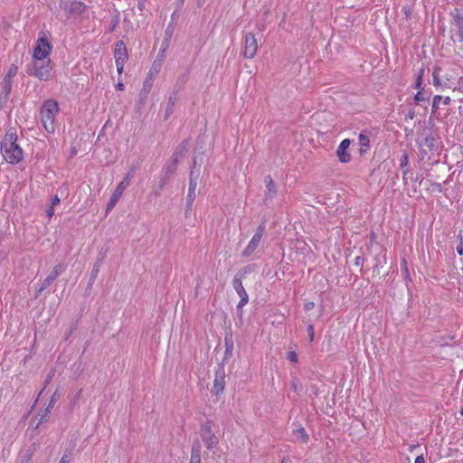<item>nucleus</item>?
Instances as JSON below:
<instances>
[{"label":"nucleus","mask_w":463,"mask_h":463,"mask_svg":"<svg viewBox=\"0 0 463 463\" xmlns=\"http://www.w3.org/2000/svg\"><path fill=\"white\" fill-rule=\"evenodd\" d=\"M98 272H99V269H98V268H97V269H96V268H94V269H92L91 279H94L96 278V276H97Z\"/></svg>","instance_id":"nucleus-47"},{"label":"nucleus","mask_w":463,"mask_h":463,"mask_svg":"<svg viewBox=\"0 0 463 463\" xmlns=\"http://www.w3.org/2000/svg\"><path fill=\"white\" fill-rule=\"evenodd\" d=\"M17 135L15 131H8L1 142V153L4 159L12 165H16L24 158V153L16 143Z\"/></svg>","instance_id":"nucleus-1"},{"label":"nucleus","mask_w":463,"mask_h":463,"mask_svg":"<svg viewBox=\"0 0 463 463\" xmlns=\"http://www.w3.org/2000/svg\"><path fill=\"white\" fill-rule=\"evenodd\" d=\"M189 148V141L188 140H183L181 144L178 145V146L175 148L174 154L171 157L174 159H176L178 162L181 158L184 157Z\"/></svg>","instance_id":"nucleus-18"},{"label":"nucleus","mask_w":463,"mask_h":463,"mask_svg":"<svg viewBox=\"0 0 463 463\" xmlns=\"http://www.w3.org/2000/svg\"><path fill=\"white\" fill-rule=\"evenodd\" d=\"M459 244L457 246V251L459 255H463V237L461 234L458 235Z\"/></svg>","instance_id":"nucleus-34"},{"label":"nucleus","mask_w":463,"mask_h":463,"mask_svg":"<svg viewBox=\"0 0 463 463\" xmlns=\"http://www.w3.org/2000/svg\"><path fill=\"white\" fill-rule=\"evenodd\" d=\"M200 435L207 449H213L217 446L219 439L213 432L211 421H207L201 426Z\"/></svg>","instance_id":"nucleus-5"},{"label":"nucleus","mask_w":463,"mask_h":463,"mask_svg":"<svg viewBox=\"0 0 463 463\" xmlns=\"http://www.w3.org/2000/svg\"><path fill=\"white\" fill-rule=\"evenodd\" d=\"M116 88L118 90H122L124 89V84L121 83V82H118L117 85H116Z\"/></svg>","instance_id":"nucleus-48"},{"label":"nucleus","mask_w":463,"mask_h":463,"mask_svg":"<svg viewBox=\"0 0 463 463\" xmlns=\"http://www.w3.org/2000/svg\"><path fill=\"white\" fill-rule=\"evenodd\" d=\"M65 270V266L61 263L57 264L43 280L42 286L38 289V295L50 287V285L57 279V277Z\"/></svg>","instance_id":"nucleus-12"},{"label":"nucleus","mask_w":463,"mask_h":463,"mask_svg":"<svg viewBox=\"0 0 463 463\" xmlns=\"http://www.w3.org/2000/svg\"><path fill=\"white\" fill-rule=\"evenodd\" d=\"M358 143L360 146L359 152L364 155L367 152L370 147V138L367 135L361 133L358 137Z\"/></svg>","instance_id":"nucleus-20"},{"label":"nucleus","mask_w":463,"mask_h":463,"mask_svg":"<svg viewBox=\"0 0 463 463\" xmlns=\"http://www.w3.org/2000/svg\"><path fill=\"white\" fill-rule=\"evenodd\" d=\"M172 107H173V106H168V107L166 108V110H165V114H166L165 116H166V117H168L169 115H171V114H172V112H173V110H172Z\"/></svg>","instance_id":"nucleus-46"},{"label":"nucleus","mask_w":463,"mask_h":463,"mask_svg":"<svg viewBox=\"0 0 463 463\" xmlns=\"http://www.w3.org/2000/svg\"><path fill=\"white\" fill-rule=\"evenodd\" d=\"M441 99H442V97L440 95H436L433 98V102H432V111L433 112H435L439 109V102L441 101Z\"/></svg>","instance_id":"nucleus-32"},{"label":"nucleus","mask_w":463,"mask_h":463,"mask_svg":"<svg viewBox=\"0 0 463 463\" xmlns=\"http://www.w3.org/2000/svg\"><path fill=\"white\" fill-rule=\"evenodd\" d=\"M58 111V103L53 99L45 100L41 108L42 123L49 133H53L55 130L54 120Z\"/></svg>","instance_id":"nucleus-2"},{"label":"nucleus","mask_w":463,"mask_h":463,"mask_svg":"<svg viewBox=\"0 0 463 463\" xmlns=\"http://www.w3.org/2000/svg\"><path fill=\"white\" fill-rule=\"evenodd\" d=\"M258 50V43L255 35L251 33L244 35L243 56L246 59H252Z\"/></svg>","instance_id":"nucleus-11"},{"label":"nucleus","mask_w":463,"mask_h":463,"mask_svg":"<svg viewBox=\"0 0 463 463\" xmlns=\"http://www.w3.org/2000/svg\"><path fill=\"white\" fill-rule=\"evenodd\" d=\"M151 88H152V82H151V80H146L144 82V85H143V92H144L145 94H147V93L150 91Z\"/></svg>","instance_id":"nucleus-33"},{"label":"nucleus","mask_w":463,"mask_h":463,"mask_svg":"<svg viewBox=\"0 0 463 463\" xmlns=\"http://www.w3.org/2000/svg\"><path fill=\"white\" fill-rule=\"evenodd\" d=\"M423 146H426L430 151L436 150L438 148V143L433 136H428L424 139Z\"/></svg>","instance_id":"nucleus-25"},{"label":"nucleus","mask_w":463,"mask_h":463,"mask_svg":"<svg viewBox=\"0 0 463 463\" xmlns=\"http://www.w3.org/2000/svg\"><path fill=\"white\" fill-rule=\"evenodd\" d=\"M424 70L421 69L418 74V78L416 80V88L420 90L417 94L414 97V100L419 103L420 101L427 100L430 96L423 91V89L421 88L422 84V77H423Z\"/></svg>","instance_id":"nucleus-16"},{"label":"nucleus","mask_w":463,"mask_h":463,"mask_svg":"<svg viewBox=\"0 0 463 463\" xmlns=\"http://www.w3.org/2000/svg\"><path fill=\"white\" fill-rule=\"evenodd\" d=\"M18 66L15 63H12L8 69L7 73L4 77L5 79L13 80V78L17 74Z\"/></svg>","instance_id":"nucleus-28"},{"label":"nucleus","mask_w":463,"mask_h":463,"mask_svg":"<svg viewBox=\"0 0 463 463\" xmlns=\"http://www.w3.org/2000/svg\"><path fill=\"white\" fill-rule=\"evenodd\" d=\"M307 333H308V339L310 342L314 340L315 331L314 326L312 325H309L307 326Z\"/></svg>","instance_id":"nucleus-35"},{"label":"nucleus","mask_w":463,"mask_h":463,"mask_svg":"<svg viewBox=\"0 0 463 463\" xmlns=\"http://www.w3.org/2000/svg\"><path fill=\"white\" fill-rule=\"evenodd\" d=\"M414 463H425V460H424L423 456H418V457L415 458Z\"/></svg>","instance_id":"nucleus-44"},{"label":"nucleus","mask_w":463,"mask_h":463,"mask_svg":"<svg viewBox=\"0 0 463 463\" xmlns=\"http://www.w3.org/2000/svg\"><path fill=\"white\" fill-rule=\"evenodd\" d=\"M178 161L176 159H174L171 157L169 161L166 163L165 167L163 168L162 173L165 175H167L169 176H172V175L175 172L178 165Z\"/></svg>","instance_id":"nucleus-21"},{"label":"nucleus","mask_w":463,"mask_h":463,"mask_svg":"<svg viewBox=\"0 0 463 463\" xmlns=\"http://www.w3.org/2000/svg\"><path fill=\"white\" fill-rule=\"evenodd\" d=\"M60 399V394L58 393V392L56 391L51 400H50V402L46 408V411H45V414L42 415L41 419H40V421L43 422V420H46V417H47V414L51 411V410L53 408L55 402Z\"/></svg>","instance_id":"nucleus-22"},{"label":"nucleus","mask_w":463,"mask_h":463,"mask_svg":"<svg viewBox=\"0 0 463 463\" xmlns=\"http://www.w3.org/2000/svg\"><path fill=\"white\" fill-rule=\"evenodd\" d=\"M61 6L68 13L80 14L86 9V5L77 0H63Z\"/></svg>","instance_id":"nucleus-13"},{"label":"nucleus","mask_w":463,"mask_h":463,"mask_svg":"<svg viewBox=\"0 0 463 463\" xmlns=\"http://www.w3.org/2000/svg\"><path fill=\"white\" fill-rule=\"evenodd\" d=\"M133 176V172H128L126 175V177L121 181L115 191L113 192L111 197L109 198V201L107 205V212L110 211L118 203V199L121 197L124 190L129 185L130 179Z\"/></svg>","instance_id":"nucleus-6"},{"label":"nucleus","mask_w":463,"mask_h":463,"mask_svg":"<svg viewBox=\"0 0 463 463\" xmlns=\"http://www.w3.org/2000/svg\"><path fill=\"white\" fill-rule=\"evenodd\" d=\"M118 19H115V21L112 23V29L115 28L118 24Z\"/></svg>","instance_id":"nucleus-51"},{"label":"nucleus","mask_w":463,"mask_h":463,"mask_svg":"<svg viewBox=\"0 0 463 463\" xmlns=\"http://www.w3.org/2000/svg\"><path fill=\"white\" fill-rule=\"evenodd\" d=\"M264 231H265V223L262 222L257 229L255 234L253 235V237L251 238V240L250 241L248 246L244 249V250L242 251V256L245 257V258H248L250 257V255H252V253L255 251V250L259 247L260 241H261V239H262V236H263V233H264Z\"/></svg>","instance_id":"nucleus-9"},{"label":"nucleus","mask_w":463,"mask_h":463,"mask_svg":"<svg viewBox=\"0 0 463 463\" xmlns=\"http://www.w3.org/2000/svg\"><path fill=\"white\" fill-rule=\"evenodd\" d=\"M12 83H13V80L4 78L3 82H2V91L0 93V100L1 101H6L8 99L9 94L12 90Z\"/></svg>","instance_id":"nucleus-19"},{"label":"nucleus","mask_w":463,"mask_h":463,"mask_svg":"<svg viewBox=\"0 0 463 463\" xmlns=\"http://www.w3.org/2000/svg\"><path fill=\"white\" fill-rule=\"evenodd\" d=\"M52 377V373H50L46 379V383H48Z\"/></svg>","instance_id":"nucleus-52"},{"label":"nucleus","mask_w":463,"mask_h":463,"mask_svg":"<svg viewBox=\"0 0 463 463\" xmlns=\"http://www.w3.org/2000/svg\"><path fill=\"white\" fill-rule=\"evenodd\" d=\"M52 51V45L46 37L43 36L37 40L33 51V60H46Z\"/></svg>","instance_id":"nucleus-7"},{"label":"nucleus","mask_w":463,"mask_h":463,"mask_svg":"<svg viewBox=\"0 0 463 463\" xmlns=\"http://www.w3.org/2000/svg\"><path fill=\"white\" fill-rule=\"evenodd\" d=\"M402 269L405 273V276L407 278H409V269H408V266H407V261L403 259L402 261Z\"/></svg>","instance_id":"nucleus-37"},{"label":"nucleus","mask_w":463,"mask_h":463,"mask_svg":"<svg viewBox=\"0 0 463 463\" xmlns=\"http://www.w3.org/2000/svg\"><path fill=\"white\" fill-rule=\"evenodd\" d=\"M363 261H364V259L360 256L356 257L355 258V265L359 266V265H362L363 264Z\"/></svg>","instance_id":"nucleus-43"},{"label":"nucleus","mask_w":463,"mask_h":463,"mask_svg":"<svg viewBox=\"0 0 463 463\" xmlns=\"http://www.w3.org/2000/svg\"><path fill=\"white\" fill-rule=\"evenodd\" d=\"M170 177L171 176L162 173L159 182H158V184H157V187L155 189L156 195H159L161 191H163L165 189V185L167 184V183L170 180Z\"/></svg>","instance_id":"nucleus-23"},{"label":"nucleus","mask_w":463,"mask_h":463,"mask_svg":"<svg viewBox=\"0 0 463 463\" xmlns=\"http://www.w3.org/2000/svg\"><path fill=\"white\" fill-rule=\"evenodd\" d=\"M432 77H433V84L436 86L440 85V80H439V68H435L432 71Z\"/></svg>","instance_id":"nucleus-31"},{"label":"nucleus","mask_w":463,"mask_h":463,"mask_svg":"<svg viewBox=\"0 0 463 463\" xmlns=\"http://www.w3.org/2000/svg\"><path fill=\"white\" fill-rule=\"evenodd\" d=\"M72 458V449H66L59 463H69Z\"/></svg>","instance_id":"nucleus-30"},{"label":"nucleus","mask_w":463,"mask_h":463,"mask_svg":"<svg viewBox=\"0 0 463 463\" xmlns=\"http://www.w3.org/2000/svg\"><path fill=\"white\" fill-rule=\"evenodd\" d=\"M51 63L52 61L50 58L39 61L33 60V61L26 66V72L41 80H49L52 79Z\"/></svg>","instance_id":"nucleus-3"},{"label":"nucleus","mask_w":463,"mask_h":463,"mask_svg":"<svg viewBox=\"0 0 463 463\" xmlns=\"http://www.w3.org/2000/svg\"><path fill=\"white\" fill-rule=\"evenodd\" d=\"M288 359L293 362V363H296L298 361V355L296 354V352L294 351H291L288 353Z\"/></svg>","instance_id":"nucleus-38"},{"label":"nucleus","mask_w":463,"mask_h":463,"mask_svg":"<svg viewBox=\"0 0 463 463\" xmlns=\"http://www.w3.org/2000/svg\"><path fill=\"white\" fill-rule=\"evenodd\" d=\"M407 173H408V170H405V171L403 172V180L405 179V175H407Z\"/></svg>","instance_id":"nucleus-54"},{"label":"nucleus","mask_w":463,"mask_h":463,"mask_svg":"<svg viewBox=\"0 0 463 463\" xmlns=\"http://www.w3.org/2000/svg\"><path fill=\"white\" fill-rule=\"evenodd\" d=\"M449 102H450V98H449V97H446V98L444 99V100H443V103H444L445 105L449 104Z\"/></svg>","instance_id":"nucleus-50"},{"label":"nucleus","mask_w":463,"mask_h":463,"mask_svg":"<svg viewBox=\"0 0 463 463\" xmlns=\"http://www.w3.org/2000/svg\"><path fill=\"white\" fill-rule=\"evenodd\" d=\"M408 162H409V159H408V156L407 154H403L402 156L401 157V166L402 167H404L408 165Z\"/></svg>","instance_id":"nucleus-36"},{"label":"nucleus","mask_w":463,"mask_h":463,"mask_svg":"<svg viewBox=\"0 0 463 463\" xmlns=\"http://www.w3.org/2000/svg\"><path fill=\"white\" fill-rule=\"evenodd\" d=\"M163 60H164V55L162 54L161 58H157L153 62L152 68L150 70V74H152L153 72L157 74L159 72Z\"/></svg>","instance_id":"nucleus-29"},{"label":"nucleus","mask_w":463,"mask_h":463,"mask_svg":"<svg viewBox=\"0 0 463 463\" xmlns=\"http://www.w3.org/2000/svg\"><path fill=\"white\" fill-rule=\"evenodd\" d=\"M454 24L457 27L460 41L463 42V10L454 9L451 12Z\"/></svg>","instance_id":"nucleus-15"},{"label":"nucleus","mask_w":463,"mask_h":463,"mask_svg":"<svg viewBox=\"0 0 463 463\" xmlns=\"http://www.w3.org/2000/svg\"><path fill=\"white\" fill-rule=\"evenodd\" d=\"M114 57L118 74L122 73L124 64L128 60V51L123 41H118L115 45Z\"/></svg>","instance_id":"nucleus-8"},{"label":"nucleus","mask_w":463,"mask_h":463,"mask_svg":"<svg viewBox=\"0 0 463 463\" xmlns=\"http://www.w3.org/2000/svg\"><path fill=\"white\" fill-rule=\"evenodd\" d=\"M54 207L52 206H50V208L47 210V216L49 218L52 217L54 215V210H53Z\"/></svg>","instance_id":"nucleus-42"},{"label":"nucleus","mask_w":463,"mask_h":463,"mask_svg":"<svg viewBox=\"0 0 463 463\" xmlns=\"http://www.w3.org/2000/svg\"><path fill=\"white\" fill-rule=\"evenodd\" d=\"M305 310L306 311H309L311 309H313L315 307V303L314 302H307L305 304Z\"/></svg>","instance_id":"nucleus-40"},{"label":"nucleus","mask_w":463,"mask_h":463,"mask_svg":"<svg viewBox=\"0 0 463 463\" xmlns=\"http://www.w3.org/2000/svg\"><path fill=\"white\" fill-rule=\"evenodd\" d=\"M226 345H227V349H226V353H228L230 350L232 349V343H231L230 345L228 344V341L226 340Z\"/></svg>","instance_id":"nucleus-49"},{"label":"nucleus","mask_w":463,"mask_h":463,"mask_svg":"<svg viewBox=\"0 0 463 463\" xmlns=\"http://www.w3.org/2000/svg\"><path fill=\"white\" fill-rule=\"evenodd\" d=\"M190 463H201V458L191 457Z\"/></svg>","instance_id":"nucleus-45"},{"label":"nucleus","mask_w":463,"mask_h":463,"mask_svg":"<svg viewBox=\"0 0 463 463\" xmlns=\"http://www.w3.org/2000/svg\"><path fill=\"white\" fill-rule=\"evenodd\" d=\"M196 158H194V162H193V169L191 170L190 172V180H189V188H188V194H187V197H186V204H187V207H191L194 199H195V191H196V187H197V178L199 176V172H195L194 168L196 166Z\"/></svg>","instance_id":"nucleus-10"},{"label":"nucleus","mask_w":463,"mask_h":463,"mask_svg":"<svg viewBox=\"0 0 463 463\" xmlns=\"http://www.w3.org/2000/svg\"><path fill=\"white\" fill-rule=\"evenodd\" d=\"M349 146L350 140L347 138L344 139L338 146L336 154L339 158V161L342 163H348L351 160V156L347 152Z\"/></svg>","instance_id":"nucleus-14"},{"label":"nucleus","mask_w":463,"mask_h":463,"mask_svg":"<svg viewBox=\"0 0 463 463\" xmlns=\"http://www.w3.org/2000/svg\"><path fill=\"white\" fill-rule=\"evenodd\" d=\"M460 414L463 416V407L461 408Z\"/></svg>","instance_id":"nucleus-56"},{"label":"nucleus","mask_w":463,"mask_h":463,"mask_svg":"<svg viewBox=\"0 0 463 463\" xmlns=\"http://www.w3.org/2000/svg\"><path fill=\"white\" fill-rule=\"evenodd\" d=\"M225 382H224V371L222 368H220L215 374L213 391L216 394L222 392L224 389Z\"/></svg>","instance_id":"nucleus-17"},{"label":"nucleus","mask_w":463,"mask_h":463,"mask_svg":"<svg viewBox=\"0 0 463 463\" xmlns=\"http://www.w3.org/2000/svg\"><path fill=\"white\" fill-rule=\"evenodd\" d=\"M201 449L202 447L200 441L197 439L194 440L192 446L191 457L201 458Z\"/></svg>","instance_id":"nucleus-27"},{"label":"nucleus","mask_w":463,"mask_h":463,"mask_svg":"<svg viewBox=\"0 0 463 463\" xmlns=\"http://www.w3.org/2000/svg\"><path fill=\"white\" fill-rule=\"evenodd\" d=\"M265 183L268 189V194L273 195L277 193L276 184L270 175L265 177Z\"/></svg>","instance_id":"nucleus-26"},{"label":"nucleus","mask_w":463,"mask_h":463,"mask_svg":"<svg viewBox=\"0 0 463 463\" xmlns=\"http://www.w3.org/2000/svg\"><path fill=\"white\" fill-rule=\"evenodd\" d=\"M244 274L245 273H241L240 271L234 276V278L232 279V286H233L235 291L237 292V294L239 295V297L241 298V300L237 305V310H238V312H241V313L242 307L249 301L248 294L242 285V278H243Z\"/></svg>","instance_id":"nucleus-4"},{"label":"nucleus","mask_w":463,"mask_h":463,"mask_svg":"<svg viewBox=\"0 0 463 463\" xmlns=\"http://www.w3.org/2000/svg\"><path fill=\"white\" fill-rule=\"evenodd\" d=\"M293 435L295 439L300 440L303 443H307L308 441V435L307 434L304 428L295 430L293 431Z\"/></svg>","instance_id":"nucleus-24"},{"label":"nucleus","mask_w":463,"mask_h":463,"mask_svg":"<svg viewBox=\"0 0 463 463\" xmlns=\"http://www.w3.org/2000/svg\"><path fill=\"white\" fill-rule=\"evenodd\" d=\"M169 104H171V106H174V104H175V102H174L172 98H169Z\"/></svg>","instance_id":"nucleus-53"},{"label":"nucleus","mask_w":463,"mask_h":463,"mask_svg":"<svg viewBox=\"0 0 463 463\" xmlns=\"http://www.w3.org/2000/svg\"><path fill=\"white\" fill-rule=\"evenodd\" d=\"M415 117V111L413 109H409V112L407 114V118H410V119H413Z\"/></svg>","instance_id":"nucleus-41"},{"label":"nucleus","mask_w":463,"mask_h":463,"mask_svg":"<svg viewBox=\"0 0 463 463\" xmlns=\"http://www.w3.org/2000/svg\"><path fill=\"white\" fill-rule=\"evenodd\" d=\"M80 394H81V390H80L79 392L77 393V397H80Z\"/></svg>","instance_id":"nucleus-55"},{"label":"nucleus","mask_w":463,"mask_h":463,"mask_svg":"<svg viewBox=\"0 0 463 463\" xmlns=\"http://www.w3.org/2000/svg\"><path fill=\"white\" fill-rule=\"evenodd\" d=\"M60 202H61V199L59 198V196L54 195L53 198L52 199L51 206L54 207L55 205L59 204Z\"/></svg>","instance_id":"nucleus-39"}]
</instances>
